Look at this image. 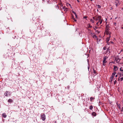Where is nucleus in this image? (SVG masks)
Segmentation results:
<instances>
[{
  "instance_id": "1",
  "label": "nucleus",
  "mask_w": 123,
  "mask_h": 123,
  "mask_svg": "<svg viewBox=\"0 0 123 123\" xmlns=\"http://www.w3.org/2000/svg\"><path fill=\"white\" fill-rule=\"evenodd\" d=\"M96 20L100 22V24H101L102 22V19L101 16H98L96 18Z\"/></svg>"
},
{
  "instance_id": "2",
  "label": "nucleus",
  "mask_w": 123,
  "mask_h": 123,
  "mask_svg": "<svg viewBox=\"0 0 123 123\" xmlns=\"http://www.w3.org/2000/svg\"><path fill=\"white\" fill-rule=\"evenodd\" d=\"M114 61L116 62L117 63H118L121 59L119 58V56H114Z\"/></svg>"
},
{
  "instance_id": "3",
  "label": "nucleus",
  "mask_w": 123,
  "mask_h": 123,
  "mask_svg": "<svg viewBox=\"0 0 123 123\" xmlns=\"http://www.w3.org/2000/svg\"><path fill=\"white\" fill-rule=\"evenodd\" d=\"M41 119L43 121H44L45 120L46 118L45 115L44 114L41 115Z\"/></svg>"
},
{
  "instance_id": "4",
  "label": "nucleus",
  "mask_w": 123,
  "mask_h": 123,
  "mask_svg": "<svg viewBox=\"0 0 123 123\" xmlns=\"http://www.w3.org/2000/svg\"><path fill=\"white\" fill-rule=\"evenodd\" d=\"M60 8L61 9H63L64 11H67L68 10V9L67 8H66L65 6H63L62 5L61 6Z\"/></svg>"
},
{
  "instance_id": "5",
  "label": "nucleus",
  "mask_w": 123,
  "mask_h": 123,
  "mask_svg": "<svg viewBox=\"0 0 123 123\" xmlns=\"http://www.w3.org/2000/svg\"><path fill=\"white\" fill-rule=\"evenodd\" d=\"M115 3H116V6L120 4L119 1V0H115Z\"/></svg>"
},
{
  "instance_id": "6",
  "label": "nucleus",
  "mask_w": 123,
  "mask_h": 123,
  "mask_svg": "<svg viewBox=\"0 0 123 123\" xmlns=\"http://www.w3.org/2000/svg\"><path fill=\"white\" fill-rule=\"evenodd\" d=\"M108 58L106 56H104L103 58V62H104V63H105V62H106L107 61L106 60Z\"/></svg>"
},
{
  "instance_id": "7",
  "label": "nucleus",
  "mask_w": 123,
  "mask_h": 123,
  "mask_svg": "<svg viewBox=\"0 0 123 123\" xmlns=\"http://www.w3.org/2000/svg\"><path fill=\"white\" fill-rule=\"evenodd\" d=\"M118 68L117 66H114V69L115 71H117L118 69Z\"/></svg>"
},
{
  "instance_id": "8",
  "label": "nucleus",
  "mask_w": 123,
  "mask_h": 123,
  "mask_svg": "<svg viewBox=\"0 0 123 123\" xmlns=\"http://www.w3.org/2000/svg\"><path fill=\"white\" fill-rule=\"evenodd\" d=\"M9 93V91H6L4 93V95L6 96L7 97H8V94Z\"/></svg>"
},
{
  "instance_id": "9",
  "label": "nucleus",
  "mask_w": 123,
  "mask_h": 123,
  "mask_svg": "<svg viewBox=\"0 0 123 123\" xmlns=\"http://www.w3.org/2000/svg\"><path fill=\"white\" fill-rule=\"evenodd\" d=\"M117 106L120 110L121 109V105L120 104H118L117 103Z\"/></svg>"
},
{
  "instance_id": "10",
  "label": "nucleus",
  "mask_w": 123,
  "mask_h": 123,
  "mask_svg": "<svg viewBox=\"0 0 123 123\" xmlns=\"http://www.w3.org/2000/svg\"><path fill=\"white\" fill-rule=\"evenodd\" d=\"M2 116L4 118H6V117L7 115L5 113H4L2 114Z\"/></svg>"
},
{
  "instance_id": "11",
  "label": "nucleus",
  "mask_w": 123,
  "mask_h": 123,
  "mask_svg": "<svg viewBox=\"0 0 123 123\" xmlns=\"http://www.w3.org/2000/svg\"><path fill=\"white\" fill-rule=\"evenodd\" d=\"M13 102V100L12 99H9L8 100V102L10 103H12Z\"/></svg>"
},
{
  "instance_id": "12",
  "label": "nucleus",
  "mask_w": 123,
  "mask_h": 123,
  "mask_svg": "<svg viewBox=\"0 0 123 123\" xmlns=\"http://www.w3.org/2000/svg\"><path fill=\"white\" fill-rule=\"evenodd\" d=\"M95 99V98H93V97H91L90 98V101L92 102V100L93 99Z\"/></svg>"
},
{
  "instance_id": "13",
  "label": "nucleus",
  "mask_w": 123,
  "mask_h": 123,
  "mask_svg": "<svg viewBox=\"0 0 123 123\" xmlns=\"http://www.w3.org/2000/svg\"><path fill=\"white\" fill-rule=\"evenodd\" d=\"M92 114V116H96V113L95 112H93Z\"/></svg>"
},
{
  "instance_id": "14",
  "label": "nucleus",
  "mask_w": 123,
  "mask_h": 123,
  "mask_svg": "<svg viewBox=\"0 0 123 123\" xmlns=\"http://www.w3.org/2000/svg\"><path fill=\"white\" fill-rule=\"evenodd\" d=\"M110 38V37H107L106 38V42H107V43L108 42V41L109 40Z\"/></svg>"
},
{
  "instance_id": "15",
  "label": "nucleus",
  "mask_w": 123,
  "mask_h": 123,
  "mask_svg": "<svg viewBox=\"0 0 123 123\" xmlns=\"http://www.w3.org/2000/svg\"><path fill=\"white\" fill-rule=\"evenodd\" d=\"M96 6L98 8H101V6L99 5H96Z\"/></svg>"
},
{
  "instance_id": "16",
  "label": "nucleus",
  "mask_w": 123,
  "mask_h": 123,
  "mask_svg": "<svg viewBox=\"0 0 123 123\" xmlns=\"http://www.w3.org/2000/svg\"><path fill=\"white\" fill-rule=\"evenodd\" d=\"M88 26L89 28H91L92 27V26L90 25V24H88Z\"/></svg>"
},
{
  "instance_id": "17",
  "label": "nucleus",
  "mask_w": 123,
  "mask_h": 123,
  "mask_svg": "<svg viewBox=\"0 0 123 123\" xmlns=\"http://www.w3.org/2000/svg\"><path fill=\"white\" fill-rule=\"evenodd\" d=\"M120 76L121 77L123 76V72L122 73H121L120 74Z\"/></svg>"
},
{
  "instance_id": "18",
  "label": "nucleus",
  "mask_w": 123,
  "mask_h": 123,
  "mask_svg": "<svg viewBox=\"0 0 123 123\" xmlns=\"http://www.w3.org/2000/svg\"><path fill=\"white\" fill-rule=\"evenodd\" d=\"M93 108V106H92L91 105L90 106L89 109L90 110H92Z\"/></svg>"
},
{
  "instance_id": "19",
  "label": "nucleus",
  "mask_w": 123,
  "mask_h": 123,
  "mask_svg": "<svg viewBox=\"0 0 123 123\" xmlns=\"http://www.w3.org/2000/svg\"><path fill=\"white\" fill-rule=\"evenodd\" d=\"M116 73H115L114 72L112 74V76H114H114L115 75V74Z\"/></svg>"
},
{
  "instance_id": "20",
  "label": "nucleus",
  "mask_w": 123,
  "mask_h": 123,
  "mask_svg": "<svg viewBox=\"0 0 123 123\" xmlns=\"http://www.w3.org/2000/svg\"><path fill=\"white\" fill-rule=\"evenodd\" d=\"M90 21H91V22L92 23H93L94 22V21L92 19H91Z\"/></svg>"
},
{
  "instance_id": "21",
  "label": "nucleus",
  "mask_w": 123,
  "mask_h": 123,
  "mask_svg": "<svg viewBox=\"0 0 123 123\" xmlns=\"http://www.w3.org/2000/svg\"><path fill=\"white\" fill-rule=\"evenodd\" d=\"M117 82V80H116L114 82V84L115 85Z\"/></svg>"
},
{
  "instance_id": "22",
  "label": "nucleus",
  "mask_w": 123,
  "mask_h": 123,
  "mask_svg": "<svg viewBox=\"0 0 123 123\" xmlns=\"http://www.w3.org/2000/svg\"><path fill=\"white\" fill-rule=\"evenodd\" d=\"M114 77L111 76L110 78L112 80L114 78Z\"/></svg>"
},
{
  "instance_id": "23",
  "label": "nucleus",
  "mask_w": 123,
  "mask_h": 123,
  "mask_svg": "<svg viewBox=\"0 0 123 123\" xmlns=\"http://www.w3.org/2000/svg\"><path fill=\"white\" fill-rule=\"evenodd\" d=\"M103 62V65L105 66L106 65V62H105V63H104V62Z\"/></svg>"
},
{
  "instance_id": "24",
  "label": "nucleus",
  "mask_w": 123,
  "mask_h": 123,
  "mask_svg": "<svg viewBox=\"0 0 123 123\" xmlns=\"http://www.w3.org/2000/svg\"><path fill=\"white\" fill-rule=\"evenodd\" d=\"M69 70V69L68 68H67L66 69V71L67 72H68Z\"/></svg>"
},
{
  "instance_id": "25",
  "label": "nucleus",
  "mask_w": 123,
  "mask_h": 123,
  "mask_svg": "<svg viewBox=\"0 0 123 123\" xmlns=\"http://www.w3.org/2000/svg\"><path fill=\"white\" fill-rule=\"evenodd\" d=\"M120 71H121L123 72V69H122V68H120Z\"/></svg>"
},
{
  "instance_id": "26",
  "label": "nucleus",
  "mask_w": 123,
  "mask_h": 123,
  "mask_svg": "<svg viewBox=\"0 0 123 123\" xmlns=\"http://www.w3.org/2000/svg\"><path fill=\"white\" fill-rule=\"evenodd\" d=\"M98 28V27L96 26H95V28H94V29L95 30H96V29H97Z\"/></svg>"
},
{
  "instance_id": "27",
  "label": "nucleus",
  "mask_w": 123,
  "mask_h": 123,
  "mask_svg": "<svg viewBox=\"0 0 123 123\" xmlns=\"http://www.w3.org/2000/svg\"><path fill=\"white\" fill-rule=\"evenodd\" d=\"M93 37L94 38H96L97 37V36L95 35H93Z\"/></svg>"
},
{
  "instance_id": "28",
  "label": "nucleus",
  "mask_w": 123,
  "mask_h": 123,
  "mask_svg": "<svg viewBox=\"0 0 123 123\" xmlns=\"http://www.w3.org/2000/svg\"><path fill=\"white\" fill-rule=\"evenodd\" d=\"M56 8L58 9L59 8V6L57 5L56 6Z\"/></svg>"
},
{
  "instance_id": "29",
  "label": "nucleus",
  "mask_w": 123,
  "mask_h": 123,
  "mask_svg": "<svg viewBox=\"0 0 123 123\" xmlns=\"http://www.w3.org/2000/svg\"><path fill=\"white\" fill-rule=\"evenodd\" d=\"M120 80L121 81H122L123 80V77H122L121 78H120Z\"/></svg>"
},
{
  "instance_id": "30",
  "label": "nucleus",
  "mask_w": 123,
  "mask_h": 123,
  "mask_svg": "<svg viewBox=\"0 0 123 123\" xmlns=\"http://www.w3.org/2000/svg\"><path fill=\"white\" fill-rule=\"evenodd\" d=\"M96 32H97L98 33H99V32H100L98 30H96Z\"/></svg>"
},
{
  "instance_id": "31",
  "label": "nucleus",
  "mask_w": 123,
  "mask_h": 123,
  "mask_svg": "<svg viewBox=\"0 0 123 123\" xmlns=\"http://www.w3.org/2000/svg\"><path fill=\"white\" fill-rule=\"evenodd\" d=\"M106 31L107 32H108L109 31L108 29H107L106 28Z\"/></svg>"
},
{
  "instance_id": "32",
  "label": "nucleus",
  "mask_w": 123,
  "mask_h": 123,
  "mask_svg": "<svg viewBox=\"0 0 123 123\" xmlns=\"http://www.w3.org/2000/svg\"><path fill=\"white\" fill-rule=\"evenodd\" d=\"M93 73L94 74H96V71L94 70V71H93Z\"/></svg>"
},
{
  "instance_id": "33",
  "label": "nucleus",
  "mask_w": 123,
  "mask_h": 123,
  "mask_svg": "<svg viewBox=\"0 0 123 123\" xmlns=\"http://www.w3.org/2000/svg\"><path fill=\"white\" fill-rule=\"evenodd\" d=\"M103 49L104 50H105L106 49V48L105 47H104L103 48Z\"/></svg>"
},
{
  "instance_id": "34",
  "label": "nucleus",
  "mask_w": 123,
  "mask_h": 123,
  "mask_svg": "<svg viewBox=\"0 0 123 123\" xmlns=\"http://www.w3.org/2000/svg\"><path fill=\"white\" fill-rule=\"evenodd\" d=\"M99 23L100 24V22H98L96 23V25H98V24H99Z\"/></svg>"
},
{
  "instance_id": "35",
  "label": "nucleus",
  "mask_w": 123,
  "mask_h": 123,
  "mask_svg": "<svg viewBox=\"0 0 123 123\" xmlns=\"http://www.w3.org/2000/svg\"><path fill=\"white\" fill-rule=\"evenodd\" d=\"M90 33H91V34H93V33H92V32H91V30H90Z\"/></svg>"
},
{
  "instance_id": "36",
  "label": "nucleus",
  "mask_w": 123,
  "mask_h": 123,
  "mask_svg": "<svg viewBox=\"0 0 123 123\" xmlns=\"http://www.w3.org/2000/svg\"><path fill=\"white\" fill-rule=\"evenodd\" d=\"M72 12L73 13L74 15L76 14V13L74 11H72Z\"/></svg>"
},
{
  "instance_id": "37",
  "label": "nucleus",
  "mask_w": 123,
  "mask_h": 123,
  "mask_svg": "<svg viewBox=\"0 0 123 123\" xmlns=\"http://www.w3.org/2000/svg\"><path fill=\"white\" fill-rule=\"evenodd\" d=\"M111 80L110 81V82L111 83H112V79H111Z\"/></svg>"
},
{
  "instance_id": "38",
  "label": "nucleus",
  "mask_w": 123,
  "mask_h": 123,
  "mask_svg": "<svg viewBox=\"0 0 123 123\" xmlns=\"http://www.w3.org/2000/svg\"><path fill=\"white\" fill-rule=\"evenodd\" d=\"M93 18L95 20H96V18H95V17H93Z\"/></svg>"
},
{
  "instance_id": "39",
  "label": "nucleus",
  "mask_w": 123,
  "mask_h": 123,
  "mask_svg": "<svg viewBox=\"0 0 123 123\" xmlns=\"http://www.w3.org/2000/svg\"><path fill=\"white\" fill-rule=\"evenodd\" d=\"M73 19L74 20V21H76V20L75 19L74 17H73Z\"/></svg>"
},
{
  "instance_id": "40",
  "label": "nucleus",
  "mask_w": 123,
  "mask_h": 123,
  "mask_svg": "<svg viewBox=\"0 0 123 123\" xmlns=\"http://www.w3.org/2000/svg\"><path fill=\"white\" fill-rule=\"evenodd\" d=\"M86 18H87V17L86 16H84V18H86Z\"/></svg>"
},
{
  "instance_id": "41",
  "label": "nucleus",
  "mask_w": 123,
  "mask_h": 123,
  "mask_svg": "<svg viewBox=\"0 0 123 123\" xmlns=\"http://www.w3.org/2000/svg\"><path fill=\"white\" fill-rule=\"evenodd\" d=\"M75 16L76 18H77V16L76 14H75Z\"/></svg>"
},
{
  "instance_id": "42",
  "label": "nucleus",
  "mask_w": 123,
  "mask_h": 123,
  "mask_svg": "<svg viewBox=\"0 0 123 123\" xmlns=\"http://www.w3.org/2000/svg\"><path fill=\"white\" fill-rule=\"evenodd\" d=\"M114 24L115 26H116V23H114Z\"/></svg>"
},
{
  "instance_id": "43",
  "label": "nucleus",
  "mask_w": 123,
  "mask_h": 123,
  "mask_svg": "<svg viewBox=\"0 0 123 123\" xmlns=\"http://www.w3.org/2000/svg\"><path fill=\"white\" fill-rule=\"evenodd\" d=\"M123 25H122L121 26V28L122 29H123Z\"/></svg>"
},
{
  "instance_id": "44",
  "label": "nucleus",
  "mask_w": 123,
  "mask_h": 123,
  "mask_svg": "<svg viewBox=\"0 0 123 123\" xmlns=\"http://www.w3.org/2000/svg\"><path fill=\"white\" fill-rule=\"evenodd\" d=\"M77 1L78 2H80L79 1V0H77Z\"/></svg>"
},
{
  "instance_id": "45",
  "label": "nucleus",
  "mask_w": 123,
  "mask_h": 123,
  "mask_svg": "<svg viewBox=\"0 0 123 123\" xmlns=\"http://www.w3.org/2000/svg\"><path fill=\"white\" fill-rule=\"evenodd\" d=\"M88 69H89V66H88Z\"/></svg>"
},
{
  "instance_id": "46",
  "label": "nucleus",
  "mask_w": 123,
  "mask_h": 123,
  "mask_svg": "<svg viewBox=\"0 0 123 123\" xmlns=\"http://www.w3.org/2000/svg\"><path fill=\"white\" fill-rule=\"evenodd\" d=\"M117 75H116L115 76V77H117Z\"/></svg>"
},
{
  "instance_id": "47",
  "label": "nucleus",
  "mask_w": 123,
  "mask_h": 123,
  "mask_svg": "<svg viewBox=\"0 0 123 123\" xmlns=\"http://www.w3.org/2000/svg\"><path fill=\"white\" fill-rule=\"evenodd\" d=\"M108 49H107V52H108Z\"/></svg>"
},
{
  "instance_id": "48",
  "label": "nucleus",
  "mask_w": 123,
  "mask_h": 123,
  "mask_svg": "<svg viewBox=\"0 0 123 123\" xmlns=\"http://www.w3.org/2000/svg\"><path fill=\"white\" fill-rule=\"evenodd\" d=\"M90 29H89L88 30L90 31Z\"/></svg>"
},
{
  "instance_id": "49",
  "label": "nucleus",
  "mask_w": 123,
  "mask_h": 123,
  "mask_svg": "<svg viewBox=\"0 0 123 123\" xmlns=\"http://www.w3.org/2000/svg\"><path fill=\"white\" fill-rule=\"evenodd\" d=\"M91 1H92L93 0H91Z\"/></svg>"
}]
</instances>
